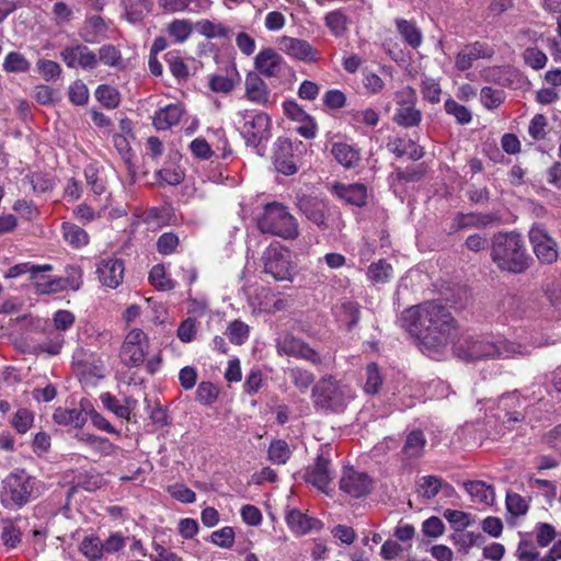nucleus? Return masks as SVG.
I'll return each mask as SVG.
<instances>
[{
    "label": "nucleus",
    "instance_id": "obj_1",
    "mask_svg": "<svg viewBox=\"0 0 561 561\" xmlns=\"http://www.w3.org/2000/svg\"><path fill=\"white\" fill-rule=\"evenodd\" d=\"M403 321L411 334L415 335L422 347L435 351L446 346L455 331V320L449 310L434 301L409 308Z\"/></svg>",
    "mask_w": 561,
    "mask_h": 561
},
{
    "label": "nucleus",
    "instance_id": "obj_2",
    "mask_svg": "<svg viewBox=\"0 0 561 561\" xmlns=\"http://www.w3.org/2000/svg\"><path fill=\"white\" fill-rule=\"evenodd\" d=\"M491 259L500 270L515 274L524 273L531 261L524 239L517 232L494 234L491 244Z\"/></svg>",
    "mask_w": 561,
    "mask_h": 561
},
{
    "label": "nucleus",
    "instance_id": "obj_3",
    "mask_svg": "<svg viewBox=\"0 0 561 561\" xmlns=\"http://www.w3.org/2000/svg\"><path fill=\"white\" fill-rule=\"evenodd\" d=\"M456 354L466 362L495 357L515 358L529 354L527 347L506 340L493 341L490 337H470L456 346Z\"/></svg>",
    "mask_w": 561,
    "mask_h": 561
},
{
    "label": "nucleus",
    "instance_id": "obj_4",
    "mask_svg": "<svg viewBox=\"0 0 561 561\" xmlns=\"http://www.w3.org/2000/svg\"><path fill=\"white\" fill-rule=\"evenodd\" d=\"M354 398V389L333 375L321 377L311 390L314 409L324 413L344 412Z\"/></svg>",
    "mask_w": 561,
    "mask_h": 561
},
{
    "label": "nucleus",
    "instance_id": "obj_5",
    "mask_svg": "<svg viewBox=\"0 0 561 561\" xmlns=\"http://www.w3.org/2000/svg\"><path fill=\"white\" fill-rule=\"evenodd\" d=\"M256 228L264 234L295 240L299 236V225L288 207L278 202L267 203L255 217Z\"/></svg>",
    "mask_w": 561,
    "mask_h": 561
},
{
    "label": "nucleus",
    "instance_id": "obj_6",
    "mask_svg": "<svg viewBox=\"0 0 561 561\" xmlns=\"http://www.w3.org/2000/svg\"><path fill=\"white\" fill-rule=\"evenodd\" d=\"M237 123L248 146L259 148L267 142L271 134V117L260 111L242 110L237 113Z\"/></svg>",
    "mask_w": 561,
    "mask_h": 561
},
{
    "label": "nucleus",
    "instance_id": "obj_7",
    "mask_svg": "<svg viewBox=\"0 0 561 561\" xmlns=\"http://www.w3.org/2000/svg\"><path fill=\"white\" fill-rule=\"evenodd\" d=\"M34 480L24 470L11 472L2 482L1 501L7 507L25 505L33 493Z\"/></svg>",
    "mask_w": 561,
    "mask_h": 561
},
{
    "label": "nucleus",
    "instance_id": "obj_8",
    "mask_svg": "<svg viewBox=\"0 0 561 561\" xmlns=\"http://www.w3.org/2000/svg\"><path fill=\"white\" fill-rule=\"evenodd\" d=\"M264 272L276 280L291 278L293 264L289 251L278 243H272L265 249L262 255Z\"/></svg>",
    "mask_w": 561,
    "mask_h": 561
},
{
    "label": "nucleus",
    "instance_id": "obj_9",
    "mask_svg": "<svg viewBox=\"0 0 561 561\" xmlns=\"http://www.w3.org/2000/svg\"><path fill=\"white\" fill-rule=\"evenodd\" d=\"M149 339L140 329L130 330L121 347V359L129 367H138L145 363L148 353Z\"/></svg>",
    "mask_w": 561,
    "mask_h": 561
},
{
    "label": "nucleus",
    "instance_id": "obj_10",
    "mask_svg": "<svg viewBox=\"0 0 561 561\" xmlns=\"http://www.w3.org/2000/svg\"><path fill=\"white\" fill-rule=\"evenodd\" d=\"M276 350L279 355L293 356L312 363L316 366L323 364L322 357L302 340L294 336L289 332L282 333L275 341Z\"/></svg>",
    "mask_w": 561,
    "mask_h": 561
},
{
    "label": "nucleus",
    "instance_id": "obj_11",
    "mask_svg": "<svg viewBox=\"0 0 561 561\" xmlns=\"http://www.w3.org/2000/svg\"><path fill=\"white\" fill-rule=\"evenodd\" d=\"M296 205L299 211L318 228L322 230L329 228L330 206L324 199L301 195L297 197Z\"/></svg>",
    "mask_w": 561,
    "mask_h": 561
},
{
    "label": "nucleus",
    "instance_id": "obj_12",
    "mask_svg": "<svg viewBox=\"0 0 561 561\" xmlns=\"http://www.w3.org/2000/svg\"><path fill=\"white\" fill-rule=\"evenodd\" d=\"M398 108L394 114V122L405 128L417 126L421 122L422 114L415 107V91L410 87H405L397 94Z\"/></svg>",
    "mask_w": 561,
    "mask_h": 561
},
{
    "label": "nucleus",
    "instance_id": "obj_13",
    "mask_svg": "<svg viewBox=\"0 0 561 561\" xmlns=\"http://www.w3.org/2000/svg\"><path fill=\"white\" fill-rule=\"evenodd\" d=\"M529 240L540 262L551 264L557 261L559 254L557 242L547 233L542 226L535 225L531 227Z\"/></svg>",
    "mask_w": 561,
    "mask_h": 561
},
{
    "label": "nucleus",
    "instance_id": "obj_14",
    "mask_svg": "<svg viewBox=\"0 0 561 561\" xmlns=\"http://www.w3.org/2000/svg\"><path fill=\"white\" fill-rule=\"evenodd\" d=\"M278 48L295 60L302 62H316L320 59V53L307 41L290 36L278 38Z\"/></svg>",
    "mask_w": 561,
    "mask_h": 561
},
{
    "label": "nucleus",
    "instance_id": "obj_15",
    "mask_svg": "<svg viewBox=\"0 0 561 561\" xmlns=\"http://www.w3.org/2000/svg\"><path fill=\"white\" fill-rule=\"evenodd\" d=\"M60 57L69 68L92 70L98 66V56L82 44L66 46L61 50Z\"/></svg>",
    "mask_w": 561,
    "mask_h": 561
},
{
    "label": "nucleus",
    "instance_id": "obj_16",
    "mask_svg": "<svg viewBox=\"0 0 561 561\" xmlns=\"http://www.w3.org/2000/svg\"><path fill=\"white\" fill-rule=\"evenodd\" d=\"M333 476L329 455L321 453L317 456L314 463L307 469L305 478L308 483L327 493Z\"/></svg>",
    "mask_w": 561,
    "mask_h": 561
},
{
    "label": "nucleus",
    "instance_id": "obj_17",
    "mask_svg": "<svg viewBox=\"0 0 561 561\" xmlns=\"http://www.w3.org/2000/svg\"><path fill=\"white\" fill-rule=\"evenodd\" d=\"M125 264L117 257L101 260L96 266L100 283L108 288H117L124 279Z\"/></svg>",
    "mask_w": 561,
    "mask_h": 561
},
{
    "label": "nucleus",
    "instance_id": "obj_18",
    "mask_svg": "<svg viewBox=\"0 0 561 561\" xmlns=\"http://www.w3.org/2000/svg\"><path fill=\"white\" fill-rule=\"evenodd\" d=\"M254 67L259 73L267 77H279L286 67L284 58L273 48H264L254 58Z\"/></svg>",
    "mask_w": 561,
    "mask_h": 561
},
{
    "label": "nucleus",
    "instance_id": "obj_19",
    "mask_svg": "<svg viewBox=\"0 0 561 561\" xmlns=\"http://www.w3.org/2000/svg\"><path fill=\"white\" fill-rule=\"evenodd\" d=\"M494 49L485 43L474 42L466 45L456 56L455 66L458 70L465 71L472 67L478 59H490Z\"/></svg>",
    "mask_w": 561,
    "mask_h": 561
},
{
    "label": "nucleus",
    "instance_id": "obj_20",
    "mask_svg": "<svg viewBox=\"0 0 561 561\" xmlns=\"http://www.w3.org/2000/svg\"><path fill=\"white\" fill-rule=\"evenodd\" d=\"M371 481L364 472L353 469L344 471L340 480V489L353 497H362L370 492Z\"/></svg>",
    "mask_w": 561,
    "mask_h": 561
},
{
    "label": "nucleus",
    "instance_id": "obj_21",
    "mask_svg": "<svg viewBox=\"0 0 561 561\" xmlns=\"http://www.w3.org/2000/svg\"><path fill=\"white\" fill-rule=\"evenodd\" d=\"M331 192L348 205L356 207L366 205L367 187L362 183L345 184L336 182L332 184Z\"/></svg>",
    "mask_w": 561,
    "mask_h": 561
},
{
    "label": "nucleus",
    "instance_id": "obj_22",
    "mask_svg": "<svg viewBox=\"0 0 561 561\" xmlns=\"http://www.w3.org/2000/svg\"><path fill=\"white\" fill-rule=\"evenodd\" d=\"M286 523L290 530L297 536H304L308 533L320 530L323 526L319 519L308 516L297 508L288 511Z\"/></svg>",
    "mask_w": 561,
    "mask_h": 561
},
{
    "label": "nucleus",
    "instance_id": "obj_23",
    "mask_svg": "<svg viewBox=\"0 0 561 561\" xmlns=\"http://www.w3.org/2000/svg\"><path fill=\"white\" fill-rule=\"evenodd\" d=\"M245 96L249 101L265 105L270 102L271 92L265 81L256 72H249L245 77Z\"/></svg>",
    "mask_w": 561,
    "mask_h": 561
},
{
    "label": "nucleus",
    "instance_id": "obj_24",
    "mask_svg": "<svg viewBox=\"0 0 561 561\" xmlns=\"http://www.w3.org/2000/svg\"><path fill=\"white\" fill-rule=\"evenodd\" d=\"M195 31L207 39H230L233 35L231 27L222 22L210 19L196 21Z\"/></svg>",
    "mask_w": 561,
    "mask_h": 561
},
{
    "label": "nucleus",
    "instance_id": "obj_25",
    "mask_svg": "<svg viewBox=\"0 0 561 561\" xmlns=\"http://www.w3.org/2000/svg\"><path fill=\"white\" fill-rule=\"evenodd\" d=\"M394 25L401 39L408 46L413 49L421 47L423 43V34L415 21L397 18L394 19Z\"/></svg>",
    "mask_w": 561,
    "mask_h": 561
},
{
    "label": "nucleus",
    "instance_id": "obj_26",
    "mask_svg": "<svg viewBox=\"0 0 561 561\" xmlns=\"http://www.w3.org/2000/svg\"><path fill=\"white\" fill-rule=\"evenodd\" d=\"M183 115V108L179 104H169L154 113L153 126L158 130H168L178 125Z\"/></svg>",
    "mask_w": 561,
    "mask_h": 561
},
{
    "label": "nucleus",
    "instance_id": "obj_27",
    "mask_svg": "<svg viewBox=\"0 0 561 561\" xmlns=\"http://www.w3.org/2000/svg\"><path fill=\"white\" fill-rule=\"evenodd\" d=\"M331 153L334 159L346 169L356 167L360 160L358 150L346 142H334L331 148Z\"/></svg>",
    "mask_w": 561,
    "mask_h": 561
},
{
    "label": "nucleus",
    "instance_id": "obj_28",
    "mask_svg": "<svg viewBox=\"0 0 561 561\" xmlns=\"http://www.w3.org/2000/svg\"><path fill=\"white\" fill-rule=\"evenodd\" d=\"M54 421L59 425L72 426L76 428L82 427L87 422V413L83 409L73 408L65 409L58 408L53 414Z\"/></svg>",
    "mask_w": 561,
    "mask_h": 561
},
{
    "label": "nucleus",
    "instance_id": "obj_29",
    "mask_svg": "<svg viewBox=\"0 0 561 561\" xmlns=\"http://www.w3.org/2000/svg\"><path fill=\"white\" fill-rule=\"evenodd\" d=\"M31 282L35 293L38 295H49L61 291V277H51L45 274H41L38 273V268L33 271Z\"/></svg>",
    "mask_w": 561,
    "mask_h": 561
},
{
    "label": "nucleus",
    "instance_id": "obj_30",
    "mask_svg": "<svg viewBox=\"0 0 561 561\" xmlns=\"http://www.w3.org/2000/svg\"><path fill=\"white\" fill-rule=\"evenodd\" d=\"M499 407L505 411L507 422H522L525 415L518 411L522 407V402L517 391L504 394L499 399Z\"/></svg>",
    "mask_w": 561,
    "mask_h": 561
},
{
    "label": "nucleus",
    "instance_id": "obj_31",
    "mask_svg": "<svg viewBox=\"0 0 561 561\" xmlns=\"http://www.w3.org/2000/svg\"><path fill=\"white\" fill-rule=\"evenodd\" d=\"M61 232L65 241L73 249H81L90 241L88 232L71 222H64L61 225Z\"/></svg>",
    "mask_w": 561,
    "mask_h": 561
},
{
    "label": "nucleus",
    "instance_id": "obj_32",
    "mask_svg": "<svg viewBox=\"0 0 561 561\" xmlns=\"http://www.w3.org/2000/svg\"><path fill=\"white\" fill-rule=\"evenodd\" d=\"M473 501L490 505L494 502L495 493L491 485L483 481H468L463 484Z\"/></svg>",
    "mask_w": 561,
    "mask_h": 561
},
{
    "label": "nucleus",
    "instance_id": "obj_33",
    "mask_svg": "<svg viewBox=\"0 0 561 561\" xmlns=\"http://www.w3.org/2000/svg\"><path fill=\"white\" fill-rule=\"evenodd\" d=\"M446 490L447 494L454 492V488L436 476H425L421 478L419 483V493L425 499H433L439 490Z\"/></svg>",
    "mask_w": 561,
    "mask_h": 561
},
{
    "label": "nucleus",
    "instance_id": "obj_34",
    "mask_svg": "<svg viewBox=\"0 0 561 561\" xmlns=\"http://www.w3.org/2000/svg\"><path fill=\"white\" fill-rule=\"evenodd\" d=\"M194 30L195 24L186 19H175L167 25V33L175 44H182L187 41Z\"/></svg>",
    "mask_w": 561,
    "mask_h": 561
},
{
    "label": "nucleus",
    "instance_id": "obj_35",
    "mask_svg": "<svg viewBox=\"0 0 561 561\" xmlns=\"http://www.w3.org/2000/svg\"><path fill=\"white\" fill-rule=\"evenodd\" d=\"M240 75L236 67L227 76H213L209 78V87L214 92L229 93L240 83Z\"/></svg>",
    "mask_w": 561,
    "mask_h": 561
},
{
    "label": "nucleus",
    "instance_id": "obj_36",
    "mask_svg": "<svg viewBox=\"0 0 561 561\" xmlns=\"http://www.w3.org/2000/svg\"><path fill=\"white\" fill-rule=\"evenodd\" d=\"M426 445V438L422 431H412L405 439L402 453L408 458H419L422 456Z\"/></svg>",
    "mask_w": 561,
    "mask_h": 561
},
{
    "label": "nucleus",
    "instance_id": "obj_37",
    "mask_svg": "<svg viewBox=\"0 0 561 561\" xmlns=\"http://www.w3.org/2000/svg\"><path fill=\"white\" fill-rule=\"evenodd\" d=\"M496 216L491 214H466L458 215L455 219V225L457 229H467V228H484L490 225L493 220H495Z\"/></svg>",
    "mask_w": 561,
    "mask_h": 561
},
{
    "label": "nucleus",
    "instance_id": "obj_38",
    "mask_svg": "<svg viewBox=\"0 0 561 561\" xmlns=\"http://www.w3.org/2000/svg\"><path fill=\"white\" fill-rule=\"evenodd\" d=\"M84 176L94 194L101 195L106 191V175L103 169L90 164L84 169Z\"/></svg>",
    "mask_w": 561,
    "mask_h": 561
},
{
    "label": "nucleus",
    "instance_id": "obj_39",
    "mask_svg": "<svg viewBox=\"0 0 561 561\" xmlns=\"http://www.w3.org/2000/svg\"><path fill=\"white\" fill-rule=\"evenodd\" d=\"M123 5L126 18L131 23L141 21L150 11L149 0H123Z\"/></svg>",
    "mask_w": 561,
    "mask_h": 561
},
{
    "label": "nucleus",
    "instance_id": "obj_40",
    "mask_svg": "<svg viewBox=\"0 0 561 561\" xmlns=\"http://www.w3.org/2000/svg\"><path fill=\"white\" fill-rule=\"evenodd\" d=\"M291 456V449L286 440L274 439L267 449V458L274 465H285Z\"/></svg>",
    "mask_w": 561,
    "mask_h": 561
},
{
    "label": "nucleus",
    "instance_id": "obj_41",
    "mask_svg": "<svg viewBox=\"0 0 561 561\" xmlns=\"http://www.w3.org/2000/svg\"><path fill=\"white\" fill-rule=\"evenodd\" d=\"M3 70L8 73H24L31 68V62L19 51H10L3 60Z\"/></svg>",
    "mask_w": 561,
    "mask_h": 561
},
{
    "label": "nucleus",
    "instance_id": "obj_42",
    "mask_svg": "<svg viewBox=\"0 0 561 561\" xmlns=\"http://www.w3.org/2000/svg\"><path fill=\"white\" fill-rule=\"evenodd\" d=\"M149 282L158 290L163 291L174 289L176 284L173 279L168 277L164 265L162 264H157L152 266V268L149 272Z\"/></svg>",
    "mask_w": 561,
    "mask_h": 561
},
{
    "label": "nucleus",
    "instance_id": "obj_43",
    "mask_svg": "<svg viewBox=\"0 0 561 561\" xmlns=\"http://www.w3.org/2000/svg\"><path fill=\"white\" fill-rule=\"evenodd\" d=\"M505 100V92L502 89L483 87L480 91V101L488 110L497 108Z\"/></svg>",
    "mask_w": 561,
    "mask_h": 561
},
{
    "label": "nucleus",
    "instance_id": "obj_44",
    "mask_svg": "<svg viewBox=\"0 0 561 561\" xmlns=\"http://www.w3.org/2000/svg\"><path fill=\"white\" fill-rule=\"evenodd\" d=\"M225 333L232 344L242 345L249 337L250 329L243 321L233 320Z\"/></svg>",
    "mask_w": 561,
    "mask_h": 561
},
{
    "label": "nucleus",
    "instance_id": "obj_45",
    "mask_svg": "<svg viewBox=\"0 0 561 561\" xmlns=\"http://www.w3.org/2000/svg\"><path fill=\"white\" fill-rule=\"evenodd\" d=\"M359 314V305L354 301L343 302L336 311L339 319L345 322L350 329L357 324Z\"/></svg>",
    "mask_w": 561,
    "mask_h": 561
},
{
    "label": "nucleus",
    "instance_id": "obj_46",
    "mask_svg": "<svg viewBox=\"0 0 561 561\" xmlns=\"http://www.w3.org/2000/svg\"><path fill=\"white\" fill-rule=\"evenodd\" d=\"M79 548L90 560H99L103 557L102 541L96 536L84 537Z\"/></svg>",
    "mask_w": 561,
    "mask_h": 561
},
{
    "label": "nucleus",
    "instance_id": "obj_47",
    "mask_svg": "<svg viewBox=\"0 0 561 561\" xmlns=\"http://www.w3.org/2000/svg\"><path fill=\"white\" fill-rule=\"evenodd\" d=\"M105 22L101 16H92L89 19L87 26L81 32V37L88 43L98 42V35L105 32Z\"/></svg>",
    "mask_w": 561,
    "mask_h": 561
},
{
    "label": "nucleus",
    "instance_id": "obj_48",
    "mask_svg": "<svg viewBox=\"0 0 561 561\" xmlns=\"http://www.w3.org/2000/svg\"><path fill=\"white\" fill-rule=\"evenodd\" d=\"M382 385V377L376 363H369L366 366V381L364 391L368 394H375Z\"/></svg>",
    "mask_w": 561,
    "mask_h": 561
},
{
    "label": "nucleus",
    "instance_id": "obj_49",
    "mask_svg": "<svg viewBox=\"0 0 561 561\" xmlns=\"http://www.w3.org/2000/svg\"><path fill=\"white\" fill-rule=\"evenodd\" d=\"M392 274V266L385 260H379L370 264L367 275L370 280L375 283H386L390 279Z\"/></svg>",
    "mask_w": 561,
    "mask_h": 561
},
{
    "label": "nucleus",
    "instance_id": "obj_50",
    "mask_svg": "<svg viewBox=\"0 0 561 561\" xmlns=\"http://www.w3.org/2000/svg\"><path fill=\"white\" fill-rule=\"evenodd\" d=\"M444 108L447 114L456 118L458 124L466 125L472 119L471 112L465 105L459 104L453 99L446 100Z\"/></svg>",
    "mask_w": 561,
    "mask_h": 561
},
{
    "label": "nucleus",
    "instance_id": "obj_51",
    "mask_svg": "<svg viewBox=\"0 0 561 561\" xmlns=\"http://www.w3.org/2000/svg\"><path fill=\"white\" fill-rule=\"evenodd\" d=\"M100 400L105 409L113 412L119 419L128 420L130 410L128 407L119 403V401L110 392H104L100 396Z\"/></svg>",
    "mask_w": 561,
    "mask_h": 561
},
{
    "label": "nucleus",
    "instance_id": "obj_52",
    "mask_svg": "<svg viewBox=\"0 0 561 561\" xmlns=\"http://www.w3.org/2000/svg\"><path fill=\"white\" fill-rule=\"evenodd\" d=\"M95 98L104 106L108 108H115L121 101L118 91L111 85H100L95 91Z\"/></svg>",
    "mask_w": 561,
    "mask_h": 561
},
{
    "label": "nucleus",
    "instance_id": "obj_53",
    "mask_svg": "<svg viewBox=\"0 0 561 561\" xmlns=\"http://www.w3.org/2000/svg\"><path fill=\"white\" fill-rule=\"evenodd\" d=\"M289 377L301 392H306L314 381V375L306 369L295 367L289 369Z\"/></svg>",
    "mask_w": 561,
    "mask_h": 561
},
{
    "label": "nucleus",
    "instance_id": "obj_54",
    "mask_svg": "<svg viewBox=\"0 0 561 561\" xmlns=\"http://www.w3.org/2000/svg\"><path fill=\"white\" fill-rule=\"evenodd\" d=\"M66 277H61V291L70 288L78 290L82 285V270L80 266L70 265L66 267Z\"/></svg>",
    "mask_w": 561,
    "mask_h": 561
},
{
    "label": "nucleus",
    "instance_id": "obj_55",
    "mask_svg": "<svg viewBox=\"0 0 561 561\" xmlns=\"http://www.w3.org/2000/svg\"><path fill=\"white\" fill-rule=\"evenodd\" d=\"M165 58H167V62L169 65V69L171 71V73L178 80L181 81V80H186L188 78V76H190L188 67L180 56H178L173 53H169V54H167Z\"/></svg>",
    "mask_w": 561,
    "mask_h": 561
},
{
    "label": "nucleus",
    "instance_id": "obj_56",
    "mask_svg": "<svg viewBox=\"0 0 561 561\" xmlns=\"http://www.w3.org/2000/svg\"><path fill=\"white\" fill-rule=\"evenodd\" d=\"M325 24L335 36L346 31L347 18L341 11H332L325 15Z\"/></svg>",
    "mask_w": 561,
    "mask_h": 561
},
{
    "label": "nucleus",
    "instance_id": "obj_57",
    "mask_svg": "<svg viewBox=\"0 0 561 561\" xmlns=\"http://www.w3.org/2000/svg\"><path fill=\"white\" fill-rule=\"evenodd\" d=\"M506 508L514 516H523L528 512V501L517 493H507Z\"/></svg>",
    "mask_w": 561,
    "mask_h": 561
},
{
    "label": "nucleus",
    "instance_id": "obj_58",
    "mask_svg": "<svg viewBox=\"0 0 561 561\" xmlns=\"http://www.w3.org/2000/svg\"><path fill=\"white\" fill-rule=\"evenodd\" d=\"M180 239L173 232L162 233L157 241V250L162 255H169L175 252L179 247Z\"/></svg>",
    "mask_w": 561,
    "mask_h": 561
},
{
    "label": "nucleus",
    "instance_id": "obj_59",
    "mask_svg": "<svg viewBox=\"0 0 561 561\" xmlns=\"http://www.w3.org/2000/svg\"><path fill=\"white\" fill-rule=\"evenodd\" d=\"M444 517L451 524L456 531H461L471 523L470 515L462 511L445 510Z\"/></svg>",
    "mask_w": 561,
    "mask_h": 561
},
{
    "label": "nucleus",
    "instance_id": "obj_60",
    "mask_svg": "<svg viewBox=\"0 0 561 561\" xmlns=\"http://www.w3.org/2000/svg\"><path fill=\"white\" fill-rule=\"evenodd\" d=\"M33 414L27 409H19L12 419V426L20 434H25L33 424Z\"/></svg>",
    "mask_w": 561,
    "mask_h": 561
},
{
    "label": "nucleus",
    "instance_id": "obj_61",
    "mask_svg": "<svg viewBox=\"0 0 561 561\" xmlns=\"http://www.w3.org/2000/svg\"><path fill=\"white\" fill-rule=\"evenodd\" d=\"M525 62L535 70L542 69L547 61V55L536 47H529L524 51Z\"/></svg>",
    "mask_w": 561,
    "mask_h": 561
},
{
    "label": "nucleus",
    "instance_id": "obj_62",
    "mask_svg": "<svg viewBox=\"0 0 561 561\" xmlns=\"http://www.w3.org/2000/svg\"><path fill=\"white\" fill-rule=\"evenodd\" d=\"M350 115L354 124H364L375 127L379 122V114L373 108L353 111Z\"/></svg>",
    "mask_w": 561,
    "mask_h": 561
},
{
    "label": "nucleus",
    "instance_id": "obj_63",
    "mask_svg": "<svg viewBox=\"0 0 561 561\" xmlns=\"http://www.w3.org/2000/svg\"><path fill=\"white\" fill-rule=\"evenodd\" d=\"M421 92L423 98L431 103H438L440 100V85L432 78H426L422 81Z\"/></svg>",
    "mask_w": 561,
    "mask_h": 561
},
{
    "label": "nucleus",
    "instance_id": "obj_64",
    "mask_svg": "<svg viewBox=\"0 0 561 561\" xmlns=\"http://www.w3.org/2000/svg\"><path fill=\"white\" fill-rule=\"evenodd\" d=\"M519 561H538L539 552L535 545L528 540H522L515 552Z\"/></svg>",
    "mask_w": 561,
    "mask_h": 561
}]
</instances>
